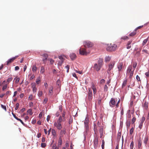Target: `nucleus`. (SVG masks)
I'll use <instances>...</instances> for the list:
<instances>
[{"mask_svg": "<svg viewBox=\"0 0 149 149\" xmlns=\"http://www.w3.org/2000/svg\"><path fill=\"white\" fill-rule=\"evenodd\" d=\"M79 54L82 55H87L89 53L86 51L85 48L81 47L79 50Z\"/></svg>", "mask_w": 149, "mask_h": 149, "instance_id": "nucleus-2", "label": "nucleus"}, {"mask_svg": "<svg viewBox=\"0 0 149 149\" xmlns=\"http://www.w3.org/2000/svg\"><path fill=\"white\" fill-rule=\"evenodd\" d=\"M89 122V120L87 116L85 119V120L84 122V125H85V127H86L88 128V127H89L88 126V123Z\"/></svg>", "mask_w": 149, "mask_h": 149, "instance_id": "nucleus-11", "label": "nucleus"}, {"mask_svg": "<svg viewBox=\"0 0 149 149\" xmlns=\"http://www.w3.org/2000/svg\"><path fill=\"white\" fill-rule=\"evenodd\" d=\"M99 132L100 134V137L101 138L103 134V128L102 127H101L100 128L99 130Z\"/></svg>", "mask_w": 149, "mask_h": 149, "instance_id": "nucleus-20", "label": "nucleus"}, {"mask_svg": "<svg viewBox=\"0 0 149 149\" xmlns=\"http://www.w3.org/2000/svg\"><path fill=\"white\" fill-rule=\"evenodd\" d=\"M145 74L146 77H148L149 76V71L146 72Z\"/></svg>", "mask_w": 149, "mask_h": 149, "instance_id": "nucleus-64", "label": "nucleus"}, {"mask_svg": "<svg viewBox=\"0 0 149 149\" xmlns=\"http://www.w3.org/2000/svg\"><path fill=\"white\" fill-rule=\"evenodd\" d=\"M117 68L119 72H120L122 71L123 69L124 68L123 62H120L117 65Z\"/></svg>", "mask_w": 149, "mask_h": 149, "instance_id": "nucleus-6", "label": "nucleus"}, {"mask_svg": "<svg viewBox=\"0 0 149 149\" xmlns=\"http://www.w3.org/2000/svg\"><path fill=\"white\" fill-rule=\"evenodd\" d=\"M11 93V92L10 91H8L6 92V95H10Z\"/></svg>", "mask_w": 149, "mask_h": 149, "instance_id": "nucleus-57", "label": "nucleus"}, {"mask_svg": "<svg viewBox=\"0 0 149 149\" xmlns=\"http://www.w3.org/2000/svg\"><path fill=\"white\" fill-rule=\"evenodd\" d=\"M62 121V117L61 116H60L58 120H57V122H57L58 123H61V122Z\"/></svg>", "mask_w": 149, "mask_h": 149, "instance_id": "nucleus-27", "label": "nucleus"}, {"mask_svg": "<svg viewBox=\"0 0 149 149\" xmlns=\"http://www.w3.org/2000/svg\"><path fill=\"white\" fill-rule=\"evenodd\" d=\"M46 144L45 143H41V147L43 148H44L46 147Z\"/></svg>", "mask_w": 149, "mask_h": 149, "instance_id": "nucleus-45", "label": "nucleus"}, {"mask_svg": "<svg viewBox=\"0 0 149 149\" xmlns=\"http://www.w3.org/2000/svg\"><path fill=\"white\" fill-rule=\"evenodd\" d=\"M116 101L115 99L113 98H111L109 102V105L111 107H114L116 105Z\"/></svg>", "mask_w": 149, "mask_h": 149, "instance_id": "nucleus-5", "label": "nucleus"}, {"mask_svg": "<svg viewBox=\"0 0 149 149\" xmlns=\"http://www.w3.org/2000/svg\"><path fill=\"white\" fill-rule=\"evenodd\" d=\"M31 86L32 88L36 87V85L35 83H32L31 84Z\"/></svg>", "mask_w": 149, "mask_h": 149, "instance_id": "nucleus-59", "label": "nucleus"}, {"mask_svg": "<svg viewBox=\"0 0 149 149\" xmlns=\"http://www.w3.org/2000/svg\"><path fill=\"white\" fill-rule=\"evenodd\" d=\"M148 141V137L147 136L145 137L143 140V142L145 144V146H146V145Z\"/></svg>", "mask_w": 149, "mask_h": 149, "instance_id": "nucleus-21", "label": "nucleus"}, {"mask_svg": "<svg viewBox=\"0 0 149 149\" xmlns=\"http://www.w3.org/2000/svg\"><path fill=\"white\" fill-rule=\"evenodd\" d=\"M52 132L53 135L55 136L56 135V131L52 129Z\"/></svg>", "mask_w": 149, "mask_h": 149, "instance_id": "nucleus-39", "label": "nucleus"}, {"mask_svg": "<svg viewBox=\"0 0 149 149\" xmlns=\"http://www.w3.org/2000/svg\"><path fill=\"white\" fill-rule=\"evenodd\" d=\"M134 128H133V127H132L130 130V134L131 135H132L133 132V131H134Z\"/></svg>", "mask_w": 149, "mask_h": 149, "instance_id": "nucleus-35", "label": "nucleus"}, {"mask_svg": "<svg viewBox=\"0 0 149 149\" xmlns=\"http://www.w3.org/2000/svg\"><path fill=\"white\" fill-rule=\"evenodd\" d=\"M117 47V46L116 44H113L111 46L107 47L106 49L107 51H111L115 50Z\"/></svg>", "mask_w": 149, "mask_h": 149, "instance_id": "nucleus-3", "label": "nucleus"}, {"mask_svg": "<svg viewBox=\"0 0 149 149\" xmlns=\"http://www.w3.org/2000/svg\"><path fill=\"white\" fill-rule=\"evenodd\" d=\"M19 103H16V107L15 108V110H17L19 108Z\"/></svg>", "mask_w": 149, "mask_h": 149, "instance_id": "nucleus-40", "label": "nucleus"}, {"mask_svg": "<svg viewBox=\"0 0 149 149\" xmlns=\"http://www.w3.org/2000/svg\"><path fill=\"white\" fill-rule=\"evenodd\" d=\"M70 65H68L65 67V68L67 69V72H69V69Z\"/></svg>", "mask_w": 149, "mask_h": 149, "instance_id": "nucleus-47", "label": "nucleus"}, {"mask_svg": "<svg viewBox=\"0 0 149 149\" xmlns=\"http://www.w3.org/2000/svg\"><path fill=\"white\" fill-rule=\"evenodd\" d=\"M145 120V117L143 116L140 122H142V123H143L144 122V121Z\"/></svg>", "mask_w": 149, "mask_h": 149, "instance_id": "nucleus-56", "label": "nucleus"}, {"mask_svg": "<svg viewBox=\"0 0 149 149\" xmlns=\"http://www.w3.org/2000/svg\"><path fill=\"white\" fill-rule=\"evenodd\" d=\"M18 57V56H15L13 57L12 58H11L7 61V65H8L9 63H11L13 62L14 60H15L16 58H17Z\"/></svg>", "mask_w": 149, "mask_h": 149, "instance_id": "nucleus-12", "label": "nucleus"}, {"mask_svg": "<svg viewBox=\"0 0 149 149\" xmlns=\"http://www.w3.org/2000/svg\"><path fill=\"white\" fill-rule=\"evenodd\" d=\"M84 45L85 47H91L93 45V43L89 41H85L84 42Z\"/></svg>", "mask_w": 149, "mask_h": 149, "instance_id": "nucleus-7", "label": "nucleus"}, {"mask_svg": "<svg viewBox=\"0 0 149 149\" xmlns=\"http://www.w3.org/2000/svg\"><path fill=\"white\" fill-rule=\"evenodd\" d=\"M136 80H137L138 81H140V77L139 76H138V75H137L136 76Z\"/></svg>", "mask_w": 149, "mask_h": 149, "instance_id": "nucleus-60", "label": "nucleus"}, {"mask_svg": "<svg viewBox=\"0 0 149 149\" xmlns=\"http://www.w3.org/2000/svg\"><path fill=\"white\" fill-rule=\"evenodd\" d=\"M66 133L65 130V129H64L62 130H61L60 132V134L61 136L62 137L63 136L64 134H65Z\"/></svg>", "mask_w": 149, "mask_h": 149, "instance_id": "nucleus-19", "label": "nucleus"}, {"mask_svg": "<svg viewBox=\"0 0 149 149\" xmlns=\"http://www.w3.org/2000/svg\"><path fill=\"white\" fill-rule=\"evenodd\" d=\"M12 79V77H9L7 81V82H8V84L9 83V82L11 81Z\"/></svg>", "mask_w": 149, "mask_h": 149, "instance_id": "nucleus-53", "label": "nucleus"}, {"mask_svg": "<svg viewBox=\"0 0 149 149\" xmlns=\"http://www.w3.org/2000/svg\"><path fill=\"white\" fill-rule=\"evenodd\" d=\"M133 146H134V142L132 141L131 142L130 145V148H133Z\"/></svg>", "mask_w": 149, "mask_h": 149, "instance_id": "nucleus-55", "label": "nucleus"}, {"mask_svg": "<svg viewBox=\"0 0 149 149\" xmlns=\"http://www.w3.org/2000/svg\"><path fill=\"white\" fill-rule=\"evenodd\" d=\"M127 80H125L123 81L122 86V88H123L127 84Z\"/></svg>", "mask_w": 149, "mask_h": 149, "instance_id": "nucleus-24", "label": "nucleus"}, {"mask_svg": "<svg viewBox=\"0 0 149 149\" xmlns=\"http://www.w3.org/2000/svg\"><path fill=\"white\" fill-rule=\"evenodd\" d=\"M136 120V118L135 117H133L132 120V123L134 124Z\"/></svg>", "mask_w": 149, "mask_h": 149, "instance_id": "nucleus-41", "label": "nucleus"}, {"mask_svg": "<svg viewBox=\"0 0 149 149\" xmlns=\"http://www.w3.org/2000/svg\"><path fill=\"white\" fill-rule=\"evenodd\" d=\"M122 38L123 40H125L128 38V37L127 36H124Z\"/></svg>", "mask_w": 149, "mask_h": 149, "instance_id": "nucleus-63", "label": "nucleus"}, {"mask_svg": "<svg viewBox=\"0 0 149 149\" xmlns=\"http://www.w3.org/2000/svg\"><path fill=\"white\" fill-rule=\"evenodd\" d=\"M41 56L45 58H47L48 56V55L47 54H42Z\"/></svg>", "mask_w": 149, "mask_h": 149, "instance_id": "nucleus-38", "label": "nucleus"}, {"mask_svg": "<svg viewBox=\"0 0 149 149\" xmlns=\"http://www.w3.org/2000/svg\"><path fill=\"white\" fill-rule=\"evenodd\" d=\"M136 34V33L135 32H132L130 34V36H132L135 35Z\"/></svg>", "mask_w": 149, "mask_h": 149, "instance_id": "nucleus-54", "label": "nucleus"}, {"mask_svg": "<svg viewBox=\"0 0 149 149\" xmlns=\"http://www.w3.org/2000/svg\"><path fill=\"white\" fill-rule=\"evenodd\" d=\"M62 144V139L61 138V136H60L59 139L58 141V146H61Z\"/></svg>", "mask_w": 149, "mask_h": 149, "instance_id": "nucleus-17", "label": "nucleus"}, {"mask_svg": "<svg viewBox=\"0 0 149 149\" xmlns=\"http://www.w3.org/2000/svg\"><path fill=\"white\" fill-rule=\"evenodd\" d=\"M137 63L136 62H135L133 63V66L134 68H135L137 66Z\"/></svg>", "mask_w": 149, "mask_h": 149, "instance_id": "nucleus-50", "label": "nucleus"}, {"mask_svg": "<svg viewBox=\"0 0 149 149\" xmlns=\"http://www.w3.org/2000/svg\"><path fill=\"white\" fill-rule=\"evenodd\" d=\"M14 79H16L15 83L17 84L19 82V80H20V79L19 78H15Z\"/></svg>", "mask_w": 149, "mask_h": 149, "instance_id": "nucleus-48", "label": "nucleus"}, {"mask_svg": "<svg viewBox=\"0 0 149 149\" xmlns=\"http://www.w3.org/2000/svg\"><path fill=\"white\" fill-rule=\"evenodd\" d=\"M132 67L131 65H130L127 68V73L128 74L131 72V71H132Z\"/></svg>", "mask_w": 149, "mask_h": 149, "instance_id": "nucleus-15", "label": "nucleus"}, {"mask_svg": "<svg viewBox=\"0 0 149 149\" xmlns=\"http://www.w3.org/2000/svg\"><path fill=\"white\" fill-rule=\"evenodd\" d=\"M121 136V133L118 132L117 134V138L118 139H120Z\"/></svg>", "mask_w": 149, "mask_h": 149, "instance_id": "nucleus-51", "label": "nucleus"}, {"mask_svg": "<svg viewBox=\"0 0 149 149\" xmlns=\"http://www.w3.org/2000/svg\"><path fill=\"white\" fill-rule=\"evenodd\" d=\"M45 68L43 66H42L41 68V70L40 71V72L41 73H43L44 72H45Z\"/></svg>", "mask_w": 149, "mask_h": 149, "instance_id": "nucleus-30", "label": "nucleus"}, {"mask_svg": "<svg viewBox=\"0 0 149 149\" xmlns=\"http://www.w3.org/2000/svg\"><path fill=\"white\" fill-rule=\"evenodd\" d=\"M143 123L140 122L139 123V127L140 129H141L142 127Z\"/></svg>", "mask_w": 149, "mask_h": 149, "instance_id": "nucleus-34", "label": "nucleus"}, {"mask_svg": "<svg viewBox=\"0 0 149 149\" xmlns=\"http://www.w3.org/2000/svg\"><path fill=\"white\" fill-rule=\"evenodd\" d=\"M29 99L30 100H32L33 95L32 94H31V95H29Z\"/></svg>", "mask_w": 149, "mask_h": 149, "instance_id": "nucleus-58", "label": "nucleus"}, {"mask_svg": "<svg viewBox=\"0 0 149 149\" xmlns=\"http://www.w3.org/2000/svg\"><path fill=\"white\" fill-rule=\"evenodd\" d=\"M27 112L31 115L33 114V113L32 112V110L31 109H29L27 111Z\"/></svg>", "mask_w": 149, "mask_h": 149, "instance_id": "nucleus-36", "label": "nucleus"}, {"mask_svg": "<svg viewBox=\"0 0 149 149\" xmlns=\"http://www.w3.org/2000/svg\"><path fill=\"white\" fill-rule=\"evenodd\" d=\"M142 144V140L141 138H140L138 143V148H140Z\"/></svg>", "mask_w": 149, "mask_h": 149, "instance_id": "nucleus-16", "label": "nucleus"}, {"mask_svg": "<svg viewBox=\"0 0 149 149\" xmlns=\"http://www.w3.org/2000/svg\"><path fill=\"white\" fill-rule=\"evenodd\" d=\"M54 126L59 130H61L62 128L61 123H58L56 122L54 123Z\"/></svg>", "mask_w": 149, "mask_h": 149, "instance_id": "nucleus-8", "label": "nucleus"}, {"mask_svg": "<svg viewBox=\"0 0 149 149\" xmlns=\"http://www.w3.org/2000/svg\"><path fill=\"white\" fill-rule=\"evenodd\" d=\"M98 143V139L97 137L95 138L94 141V145L95 148H97Z\"/></svg>", "mask_w": 149, "mask_h": 149, "instance_id": "nucleus-13", "label": "nucleus"}, {"mask_svg": "<svg viewBox=\"0 0 149 149\" xmlns=\"http://www.w3.org/2000/svg\"><path fill=\"white\" fill-rule=\"evenodd\" d=\"M108 87L107 85H105L104 87V92H107L108 91Z\"/></svg>", "mask_w": 149, "mask_h": 149, "instance_id": "nucleus-29", "label": "nucleus"}, {"mask_svg": "<svg viewBox=\"0 0 149 149\" xmlns=\"http://www.w3.org/2000/svg\"><path fill=\"white\" fill-rule=\"evenodd\" d=\"M92 88L93 92L94 95L97 92V90L95 86L94 85H93L92 86Z\"/></svg>", "mask_w": 149, "mask_h": 149, "instance_id": "nucleus-18", "label": "nucleus"}, {"mask_svg": "<svg viewBox=\"0 0 149 149\" xmlns=\"http://www.w3.org/2000/svg\"><path fill=\"white\" fill-rule=\"evenodd\" d=\"M37 67L36 65H34L32 67V70L33 72H36L37 70Z\"/></svg>", "mask_w": 149, "mask_h": 149, "instance_id": "nucleus-22", "label": "nucleus"}, {"mask_svg": "<svg viewBox=\"0 0 149 149\" xmlns=\"http://www.w3.org/2000/svg\"><path fill=\"white\" fill-rule=\"evenodd\" d=\"M88 98L89 100L90 101L92 100L93 98L92 91L91 88L88 89Z\"/></svg>", "mask_w": 149, "mask_h": 149, "instance_id": "nucleus-9", "label": "nucleus"}, {"mask_svg": "<svg viewBox=\"0 0 149 149\" xmlns=\"http://www.w3.org/2000/svg\"><path fill=\"white\" fill-rule=\"evenodd\" d=\"M111 59V57L109 56H107L105 58V61L107 62L109 61Z\"/></svg>", "mask_w": 149, "mask_h": 149, "instance_id": "nucleus-26", "label": "nucleus"}, {"mask_svg": "<svg viewBox=\"0 0 149 149\" xmlns=\"http://www.w3.org/2000/svg\"><path fill=\"white\" fill-rule=\"evenodd\" d=\"M85 131L84 132V140H85L86 139V136L88 134V132L89 130V127H88V128L86 127H85Z\"/></svg>", "mask_w": 149, "mask_h": 149, "instance_id": "nucleus-10", "label": "nucleus"}, {"mask_svg": "<svg viewBox=\"0 0 149 149\" xmlns=\"http://www.w3.org/2000/svg\"><path fill=\"white\" fill-rule=\"evenodd\" d=\"M148 41V38L145 39L143 40V45H145L146 43L147 42V41Z\"/></svg>", "mask_w": 149, "mask_h": 149, "instance_id": "nucleus-32", "label": "nucleus"}, {"mask_svg": "<svg viewBox=\"0 0 149 149\" xmlns=\"http://www.w3.org/2000/svg\"><path fill=\"white\" fill-rule=\"evenodd\" d=\"M59 146H57L56 144H54L52 147V149H59Z\"/></svg>", "mask_w": 149, "mask_h": 149, "instance_id": "nucleus-25", "label": "nucleus"}, {"mask_svg": "<svg viewBox=\"0 0 149 149\" xmlns=\"http://www.w3.org/2000/svg\"><path fill=\"white\" fill-rule=\"evenodd\" d=\"M1 106L2 108L3 109L6 111V108L5 106H4L2 104H1Z\"/></svg>", "mask_w": 149, "mask_h": 149, "instance_id": "nucleus-43", "label": "nucleus"}, {"mask_svg": "<svg viewBox=\"0 0 149 149\" xmlns=\"http://www.w3.org/2000/svg\"><path fill=\"white\" fill-rule=\"evenodd\" d=\"M53 87L52 86H51L49 88V95H52L53 93Z\"/></svg>", "mask_w": 149, "mask_h": 149, "instance_id": "nucleus-23", "label": "nucleus"}, {"mask_svg": "<svg viewBox=\"0 0 149 149\" xmlns=\"http://www.w3.org/2000/svg\"><path fill=\"white\" fill-rule=\"evenodd\" d=\"M73 121L72 120V117H70L69 120V124H70Z\"/></svg>", "mask_w": 149, "mask_h": 149, "instance_id": "nucleus-33", "label": "nucleus"}, {"mask_svg": "<svg viewBox=\"0 0 149 149\" xmlns=\"http://www.w3.org/2000/svg\"><path fill=\"white\" fill-rule=\"evenodd\" d=\"M17 120L19 121V122H20L22 123V124L23 125H25V124L24 123V122L22 121L21 119H20L19 118H17Z\"/></svg>", "mask_w": 149, "mask_h": 149, "instance_id": "nucleus-49", "label": "nucleus"}, {"mask_svg": "<svg viewBox=\"0 0 149 149\" xmlns=\"http://www.w3.org/2000/svg\"><path fill=\"white\" fill-rule=\"evenodd\" d=\"M130 122H127L126 123V127L127 129L129 128L130 126Z\"/></svg>", "mask_w": 149, "mask_h": 149, "instance_id": "nucleus-28", "label": "nucleus"}, {"mask_svg": "<svg viewBox=\"0 0 149 149\" xmlns=\"http://www.w3.org/2000/svg\"><path fill=\"white\" fill-rule=\"evenodd\" d=\"M50 63L52 64H53V63H54V61L52 59H50Z\"/></svg>", "mask_w": 149, "mask_h": 149, "instance_id": "nucleus-62", "label": "nucleus"}, {"mask_svg": "<svg viewBox=\"0 0 149 149\" xmlns=\"http://www.w3.org/2000/svg\"><path fill=\"white\" fill-rule=\"evenodd\" d=\"M42 94V91H40L38 93V95L39 97L41 96Z\"/></svg>", "mask_w": 149, "mask_h": 149, "instance_id": "nucleus-46", "label": "nucleus"}, {"mask_svg": "<svg viewBox=\"0 0 149 149\" xmlns=\"http://www.w3.org/2000/svg\"><path fill=\"white\" fill-rule=\"evenodd\" d=\"M103 60L102 58H99L97 63L94 64L93 68L97 71H98L101 68L102 65Z\"/></svg>", "mask_w": 149, "mask_h": 149, "instance_id": "nucleus-1", "label": "nucleus"}, {"mask_svg": "<svg viewBox=\"0 0 149 149\" xmlns=\"http://www.w3.org/2000/svg\"><path fill=\"white\" fill-rule=\"evenodd\" d=\"M64 60H62L59 61L58 62V64L60 65H61L63 62Z\"/></svg>", "mask_w": 149, "mask_h": 149, "instance_id": "nucleus-37", "label": "nucleus"}, {"mask_svg": "<svg viewBox=\"0 0 149 149\" xmlns=\"http://www.w3.org/2000/svg\"><path fill=\"white\" fill-rule=\"evenodd\" d=\"M94 129H93L94 130L95 132L97 131V126H96V125L95 124H94Z\"/></svg>", "mask_w": 149, "mask_h": 149, "instance_id": "nucleus-44", "label": "nucleus"}, {"mask_svg": "<svg viewBox=\"0 0 149 149\" xmlns=\"http://www.w3.org/2000/svg\"><path fill=\"white\" fill-rule=\"evenodd\" d=\"M134 70H133L132 71H131V72L130 73V78H132L134 74Z\"/></svg>", "mask_w": 149, "mask_h": 149, "instance_id": "nucleus-31", "label": "nucleus"}, {"mask_svg": "<svg viewBox=\"0 0 149 149\" xmlns=\"http://www.w3.org/2000/svg\"><path fill=\"white\" fill-rule=\"evenodd\" d=\"M104 146V140H102V147L103 149Z\"/></svg>", "mask_w": 149, "mask_h": 149, "instance_id": "nucleus-52", "label": "nucleus"}, {"mask_svg": "<svg viewBox=\"0 0 149 149\" xmlns=\"http://www.w3.org/2000/svg\"><path fill=\"white\" fill-rule=\"evenodd\" d=\"M7 87V84H6L4 85L3 86V87L2 88V90L3 91H4L5 89H6Z\"/></svg>", "mask_w": 149, "mask_h": 149, "instance_id": "nucleus-42", "label": "nucleus"}, {"mask_svg": "<svg viewBox=\"0 0 149 149\" xmlns=\"http://www.w3.org/2000/svg\"><path fill=\"white\" fill-rule=\"evenodd\" d=\"M76 55L74 53H72L70 54V57L72 60H74L76 57Z\"/></svg>", "mask_w": 149, "mask_h": 149, "instance_id": "nucleus-14", "label": "nucleus"}, {"mask_svg": "<svg viewBox=\"0 0 149 149\" xmlns=\"http://www.w3.org/2000/svg\"><path fill=\"white\" fill-rule=\"evenodd\" d=\"M33 88V93H35L37 91V88L36 87L35 88Z\"/></svg>", "mask_w": 149, "mask_h": 149, "instance_id": "nucleus-61", "label": "nucleus"}, {"mask_svg": "<svg viewBox=\"0 0 149 149\" xmlns=\"http://www.w3.org/2000/svg\"><path fill=\"white\" fill-rule=\"evenodd\" d=\"M115 64L114 61L111 62L108 65V68L107 71V72L109 73V72L113 68Z\"/></svg>", "mask_w": 149, "mask_h": 149, "instance_id": "nucleus-4", "label": "nucleus"}]
</instances>
